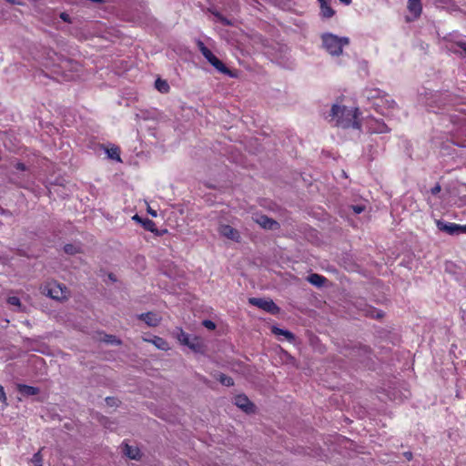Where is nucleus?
Masks as SVG:
<instances>
[{
    "label": "nucleus",
    "mask_w": 466,
    "mask_h": 466,
    "mask_svg": "<svg viewBox=\"0 0 466 466\" xmlns=\"http://www.w3.org/2000/svg\"><path fill=\"white\" fill-rule=\"evenodd\" d=\"M156 88L161 93H167L170 89L169 85L166 80H162L160 78L157 79L155 82Z\"/></svg>",
    "instance_id": "nucleus-25"
},
{
    "label": "nucleus",
    "mask_w": 466,
    "mask_h": 466,
    "mask_svg": "<svg viewBox=\"0 0 466 466\" xmlns=\"http://www.w3.org/2000/svg\"><path fill=\"white\" fill-rule=\"evenodd\" d=\"M133 219H134V220H137V221H138L139 223H141V224H142V221H143L145 218H140V217L137 214V215H135V216L133 217Z\"/></svg>",
    "instance_id": "nucleus-40"
},
{
    "label": "nucleus",
    "mask_w": 466,
    "mask_h": 466,
    "mask_svg": "<svg viewBox=\"0 0 466 466\" xmlns=\"http://www.w3.org/2000/svg\"><path fill=\"white\" fill-rule=\"evenodd\" d=\"M64 250L66 254L74 255L78 253L79 248L74 244H66L64 247Z\"/></svg>",
    "instance_id": "nucleus-26"
},
{
    "label": "nucleus",
    "mask_w": 466,
    "mask_h": 466,
    "mask_svg": "<svg viewBox=\"0 0 466 466\" xmlns=\"http://www.w3.org/2000/svg\"><path fill=\"white\" fill-rule=\"evenodd\" d=\"M142 226L146 230L154 233L156 236H163L164 234L167 233V229H160L159 230L157 228L156 223L152 219H149V218H145L142 221Z\"/></svg>",
    "instance_id": "nucleus-13"
},
{
    "label": "nucleus",
    "mask_w": 466,
    "mask_h": 466,
    "mask_svg": "<svg viewBox=\"0 0 466 466\" xmlns=\"http://www.w3.org/2000/svg\"><path fill=\"white\" fill-rule=\"evenodd\" d=\"M342 4L346 5H349L350 4H351L352 0H339Z\"/></svg>",
    "instance_id": "nucleus-42"
},
{
    "label": "nucleus",
    "mask_w": 466,
    "mask_h": 466,
    "mask_svg": "<svg viewBox=\"0 0 466 466\" xmlns=\"http://www.w3.org/2000/svg\"><path fill=\"white\" fill-rule=\"evenodd\" d=\"M106 402L108 406L113 407V406H117L119 400L115 397H106Z\"/></svg>",
    "instance_id": "nucleus-30"
},
{
    "label": "nucleus",
    "mask_w": 466,
    "mask_h": 466,
    "mask_svg": "<svg viewBox=\"0 0 466 466\" xmlns=\"http://www.w3.org/2000/svg\"><path fill=\"white\" fill-rule=\"evenodd\" d=\"M353 209L357 214H360L364 210V208L361 206H354Z\"/></svg>",
    "instance_id": "nucleus-36"
},
{
    "label": "nucleus",
    "mask_w": 466,
    "mask_h": 466,
    "mask_svg": "<svg viewBox=\"0 0 466 466\" xmlns=\"http://www.w3.org/2000/svg\"><path fill=\"white\" fill-rule=\"evenodd\" d=\"M203 326L205 328H207L208 329H210V330H213L216 329V324L212 321V320H209V319H205L203 322H202Z\"/></svg>",
    "instance_id": "nucleus-31"
},
{
    "label": "nucleus",
    "mask_w": 466,
    "mask_h": 466,
    "mask_svg": "<svg viewBox=\"0 0 466 466\" xmlns=\"http://www.w3.org/2000/svg\"><path fill=\"white\" fill-rule=\"evenodd\" d=\"M109 279L113 281H116V279L113 274H109Z\"/></svg>",
    "instance_id": "nucleus-44"
},
{
    "label": "nucleus",
    "mask_w": 466,
    "mask_h": 466,
    "mask_svg": "<svg viewBox=\"0 0 466 466\" xmlns=\"http://www.w3.org/2000/svg\"><path fill=\"white\" fill-rule=\"evenodd\" d=\"M98 147L100 149H103L106 152L107 158H109L111 160H115L119 163L122 162V159L120 157L121 150L118 146L109 145L106 147L105 145H98Z\"/></svg>",
    "instance_id": "nucleus-9"
},
{
    "label": "nucleus",
    "mask_w": 466,
    "mask_h": 466,
    "mask_svg": "<svg viewBox=\"0 0 466 466\" xmlns=\"http://www.w3.org/2000/svg\"><path fill=\"white\" fill-rule=\"evenodd\" d=\"M441 190V187L439 183H437L433 187L431 188V193L432 195H437Z\"/></svg>",
    "instance_id": "nucleus-32"
},
{
    "label": "nucleus",
    "mask_w": 466,
    "mask_h": 466,
    "mask_svg": "<svg viewBox=\"0 0 466 466\" xmlns=\"http://www.w3.org/2000/svg\"><path fill=\"white\" fill-rule=\"evenodd\" d=\"M272 333L275 334V335H282L284 336L288 340L291 341L295 339V336L292 332H290L289 330H287V329H279L278 327H272V329H271Z\"/></svg>",
    "instance_id": "nucleus-21"
},
{
    "label": "nucleus",
    "mask_w": 466,
    "mask_h": 466,
    "mask_svg": "<svg viewBox=\"0 0 466 466\" xmlns=\"http://www.w3.org/2000/svg\"><path fill=\"white\" fill-rule=\"evenodd\" d=\"M42 455L40 453V451L36 452L34 454L33 458H32V462L34 463L35 466H42Z\"/></svg>",
    "instance_id": "nucleus-27"
},
{
    "label": "nucleus",
    "mask_w": 466,
    "mask_h": 466,
    "mask_svg": "<svg viewBox=\"0 0 466 466\" xmlns=\"http://www.w3.org/2000/svg\"><path fill=\"white\" fill-rule=\"evenodd\" d=\"M0 401L5 405L7 406V398L4 390V387L0 385Z\"/></svg>",
    "instance_id": "nucleus-29"
},
{
    "label": "nucleus",
    "mask_w": 466,
    "mask_h": 466,
    "mask_svg": "<svg viewBox=\"0 0 466 466\" xmlns=\"http://www.w3.org/2000/svg\"><path fill=\"white\" fill-rule=\"evenodd\" d=\"M408 9L416 17L420 16L422 11L420 0H408Z\"/></svg>",
    "instance_id": "nucleus-20"
},
{
    "label": "nucleus",
    "mask_w": 466,
    "mask_h": 466,
    "mask_svg": "<svg viewBox=\"0 0 466 466\" xmlns=\"http://www.w3.org/2000/svg\"><path fill=\"white\" fill-rule=\"evenodd\" d=\"M329 0H318L320 6V15L323 18H330L335 15V11L330 6Z\"/></svg>",
    "instance_id": "nucleus-15"
},
{
    "label": "nucleus",
    "mask_w": 466,
    "mask_h": 466,
    "mask_svg": "<svg viewBox=\"0 0 466 466\" xmlns=\"http://www.w3.org/2000/svg\"><path fill=\"white\" fill-rule=\"evenodd\" d=\"M6 2L10 3L11 5H22V2L17 0H5Z\"/></svg>",
    "instance_id": "nucleus-39"
},
{
    "label": "nucleus",
    "mask_w": 466,
    "mask_h": 466,
    "mask_svg": "<svg viewBox=\"0 0 466 466\" xmlns=\"http://www.w3.org/2000/svg\"><path fill=\"white\" fill-rule=\"evenodd\" d=\"M197 46L200 53L207 60H208L214 55L201 40L197 42Z\"/></svg>",
    "instance_id": "nucleus-22"
},
{
    "label": "nucleus",
    "mask_w": 466,
    "mask_h": 466,
    "mask_svg": "<svg viewBox=\"0 0 466 466\" xmlns=\"http://www.w3.org/2000/svg\"><path fill=\"white\" fill-rule=\"evenodd\" d=\"M40 289L43 295L55 300H62L66 298V288L65 286L62 287L56 282H48Z\"/></svg>",
    "instance_id": "nucleus-3"
},
{
    "label": "nucleus",
    "mask_w": 466,
    "mask_h": 466,
    "mask_svg": "<svg viewBox=\"0 0 466 466\" xmlns=\"http://www.w3.org/2000/svg\"><path fill=\"white\" fill-rule=\"evenodd\" d=\"M456 46H459L461 50H463L466 53V42L458 41V42H456Z\"/></svg>",
    "instance_id": "nucleus-34"
},
{
    "label": "nucleus",
    "mask_w": 466,
    "mask_h": 466,
    "mask_svg": "<svg viewBox=\"0 0 466 466\" xmlns=\"http://www.w3.org/2000/svg\"><path fill=\"white\" fill-rule=\"evenodd\" d=\"M257 222L266 229H275L279 226L278 222L272 218H269L267 216H260Z\"/></svg>",
    "instance_id": "nucleus-16"
},
{
    "label": "nucleus",
    "mask_w": 466,
    "mask_h": 466,
    "mask_svg": "<svg viewBox=\"0 0 466 466\" xmlns=\"http://www.w3.org/2000/svg\"><path fill=\"white\" fill-rule=\"evenodd\" d=\"M218 72L225 74L229 76H235V75L232 73V71L228 68L224 63L219 60L215 55H213L208 60Z\"/></svg>",
    "instance_id": "nucleus-12"
},
{
    "label": "nucleus",
    "mask_w": 466,
    "mask_h": 466,
    "mask_svg": "<svg viewBox=\"0 0 466 466\" xmlns=\"http://www.w3.org/2000/svg\"><path fill=\"white\" fill-rule=\"evenodd\" d=\"M0 213L5 214V213H6V210H5L4 208H0Z\"/></svg>",
    "instance_id": "nucleus-46"
},
{
    "label": "nucleus",
    "mask_w": 466,
    "mask_h": 466,
    "mask_svg": "<svg viewBox=\"0 0 466 466\" xmlns=\"http://www.w3.org/2000/svg\"><path fill=\"white\" fill-rule=\"evenodd\" d=\"M178 340L181 344L187 346L191 350L197 353H203L205 350V344L201 338L198 336L190 337L187 333L180 329Z\"/></svg>",
    "instance_id": "nucleus-4"
},
{
    "label": "nucleus",
    "mask_w": 466,
    "mask_h": 466,
    "mask_svg": "<svg viewBox=\"0 0 466 466\" xmlns=\"http://www.w3.org/2000/svg\"><path fill=\"white\" fill-rule=\"evenodd\" d=\"M330 116L332 119H335L336 127L354 129H360L361 127L358 108H348L345 106L333 105Z\"/></svg>",
    "instance_id": "nucleus-1"
},
{
    "label": "nucleus",
    "mask_w": 466,
    "mask_h": 466,
    "mask_svg": "<svg viewBox=\"0 0 466 466\" xmlns=\"http://www.w3.org/2000/svg\"><path fill=\"white\" fill-rule=\"evenodd\" d=\"M100 339L107 344H113V345H121L122 344L121 339L116 338L115 335L104 334L103 338H100Z\"/></svg>",
    "instance_id": "nucleus-23"
},
{
    "label": "nucleus",
    "mask_w": 466,
    "mask_h": 466,
    "mask_svg": "<svg viewBox=\"0 0 466 466\" xmlns=\"http://www.w3.org/2000/svg\"><path fill=\"white\" fill-rule=\"evenodd\" d=\"M7 302L10 304V305H13V306H17V307H21V301H20V299L18 297H9L7 299Z\"/></svg>",
    "instance_id": "nucleus-28"
},
{
    "label": "nucleus",
    "mask_w": 466,
    "mask_h": 466,
    "mask_svg": "<svg viewBox=\"0 0 466 466\" xmlns=\"http://www.w3.org/2000/svg\"><path fill=\"white\" fill-rule=\"evenodd\" d=\"M235 404L247 413H251L255 410V405L246 395H237L235 397Z\"/></svg>",
    "instance_id": "nucleus-10"
},
{
    "label": "nucleus",
    "mask_w": 466,
    "mask_h": 466,
    "mask_svg": "<svg viewBox=\"0 0 466 466\" xmlns=\"http://www.w3.org/2000/svg\"><path fill=\"white\" fill-rule=\"evenodd\" d=\"M366 127L370 134H383L390 131L388 126L380 119L369 117L366 120Z\"/></svg>",
    "instance_id": "nucleus-6"
},
{
    "label": "nucleus",
    "mask_w": 466,
    "mask_h": 466,
    "mask_svg": "<svg viewBox=\"0 0 466 466\" xmlns=\"http://www.w3.org/2000/svg\"><path fill=\"white\" fill-rule=\"evenodd\" d=\"M248 303L270 314H277L279 312V308L275 304V302L272 299L249 298Z\"/></svg>",
    "instance_id": "nucleus-5"
},
{
    "label": "nucleus",
    "mask_w": 466,
    "mask_h": 466,
    "mask_svg": "<svg viewBox=\"0 0 466 466\" xmlns=\"http://www.w3.org/2000/svg\"><path fill=\"white\" fill-rule=\"evenodd\" d=\"M15 168H16L17 170H20V171H25V170H26V167H25V165L24 163H21V162L16 163V165H15Z\"/></svg>",
    "instance_id": "nucleus-35"
},
{
    "label": "nucleus",
    "mask_w": 466,
    "mask_h": 466,
    "mask_svg": "<svg viewBox=\"0 0 466 466\" xmlns=\"http://www.w3.org/2000/svg\"><path fill=\"white\" fill-rule=\"evenodd\" d=\"M461 233H466V224L459 225V234H461Z\"/></svg>",
    "instance_id": "nucleus-37"
},
{
    "label": "nucleus",
    "mask_w": 466,
    "mask_h": 466,
    "mask_svg": "<svg viewBox=\"0 0 466 466\" xmlns=\"http://www.w3.org/2000/svg\"><path fill=\"white\" fill-rule=\"evenodd\" d=\"M436 225L441 231H444L449 235L459 234V224L437 220Z\"/></svg>",
    "instance_id": "nucleus-11"
},
{
    "label": "nucleus",
    "mask_w": 466,
    "mask_h": 466,
    "mask_svg": "<svg viewBox=\"0 0 466 466\" xmlns=\"http://www.w3.org/2000/svg\"><path fill=\"white\" fill-rule=\"evenodd\" d=\"M307 280L316 287H322L326 283L327 279L322 275L311 273L308 276Z\"/></svg>",
    "instance_id": "nucleus-19"
},
{
    "label": "nucleus",
    "mask_w": 466,
    "mask_h": 466,
    "mask_svg": "<svg viewBox=\"0 0 466 466\" xmlns=\"http://www.w3.org/2000/svg\"><path fill=\"white\" fill-rule=\"evenodd\" d=\"M137 319L143 320L148 327H157L160 324L162 318L152 311L137 315Z\"/></svg>",
    "instance_id": "nucleus-8"
},
{
    "label": "nucleus",
    "mask_w": 466,
    "mask_h": 466,
    "mask_svg": "<svg viewBox=\"0 0 466 466\" xmlns=\"http://www.w3.org/2000/svg\"><path fill=\"white\" fill-rule=\"evenodd\" d=\"M216 379L223 385L225 386H233L234 385V380L231 377L224 374V373H219L218 374V377H216Z\"/></svg>",
    "instance_id": "nucleus-24"
},
{
    "label": "nucleus",
    "mask_w": 466,
    "mask_h": 466,
    "mask_svg": "<svg viewBox=\"0 0 466 466\" xmlns=\"http://www.w3.org/2000/svg\"><path fill=\"white\" fill-rule=\"evenodd\" d=\"M218 233L228 239L236 242H239L241 238L239 232L229 225H220L218 228Z\"/></svg>",
    "instance_id": "nucleus-7"
},
{
    "label": "nucleus",
    "mask_w": 466,
    "mask_h": 466,
    "mask_svg": "<svg viewBox=\"0 0 466 466\" xmlns=\"http://www.w3.org/2000/svg\"><path fill=\"white\" fill-rule=\"evenodd\" d=\"M60 18L65 21V22H67V23H71V20H70V16L68 14L66 13H61L60 14Z\"/></svg>",
    "instance_id": "nucleus-33"
},
{
    "label": "nucleus",
    "mask_w": 466,
    "mask_h": 466,
    "mask_svg": "<svg viewBox=\"0 0 466 466\" xmlns=\"http://www.w3.org/2000/svg\"><path fill=\"white\" fill-rule=\"evenodd\" d=\"M321 41L326 51L333 56H340L343 52V47L350 44L349 37H340L331 33L322 34Z\"/></svg>",
    "instance_id": "nucleus-2"
},
{
    "label": "nucleus",
    "mask_w": 466,
    "mask_h": 466,
    "mask_svg": "<svg viewBox=\"0 0 466 466\" xmlns=\"http://www.w3.org/2000/svg\"><path fill=\"white\" fill-rule=\"evenodd\" d=\"M16 388L18 392L25 397L37 395L40 392L39 388L25 384H17Z\"/></svg>",
    "instance_id": "nucleus-14"
},
{
    "label": "nucleus",
    "mask_w": 466,
    "mask_h": 466,
    "mask_svg": "<svg viewBox=\"0 0 466 466\" xmlns=\"http://www.w3.org/2000/svg\"><path fill=\"white\" fill-rule=\"evenodd\" d=\"M103 11L104 12H106V13H111L112 11V6L109 5H106L104 7H103Z\"/></svg>",
    "instance_id": "nucleus-38"
},
{
    "label": "nucleus",
    "mask_w": 466,
    "mask_h": 466,
    "mask_svg": "<svg viewBox=\"0 0 466 466\" xmlns=\"http://www.w3.org/2000/svg\"><path fill=\"white\" fill-rule=\"evenodd\" d=\"M123 452L126 456L132 460H138L140 458V451L137 447H133L128 445L127 443L124 444Z\"/></svg>",
    "instance_id": "nucleus-18"
},
{
    "label": "nucleus",
    "mask_w": 466,
    "mask_h": 466,
    "mask_svg": "<svg viewBox=\"0 0 466 466\" xmlns=\"http://www.w3.org/2000/svg\"><path fill=\"white\" fill-rule=\"evenodd\" d=\"M143 339L145 341L151 342L157 349H159L161 350H169L168 342L166 339H164L163 338H161V337L154 336L153 339H146V338H144Z\"/></svg>",
    "instance_id": "nucleus-17"
},
{
    "label": "nucleus",
    "mask_w": 466,
    "mask_h": 466,
    "mask_svg": "<svg viewBox=\"0 0 466 466\" xmlns=\"http://www.w3.org/2000/svg\"><path fill=\"white\" fill-rule=\"evenodd\" d=\"M383 316L382 312H378L376 318H381Z\"/></svg>",
    "instance_id": "nucleus-45"
},
{
    "label": "nucleus",
    "mask_w": 466,
    "mask_h": 466,
    "mask_svg": "<svg viewBox=\"0 0 466 466\" xmlns=\"http://www.w3.org/2000/svg\"><path fill=\"white\" fill-rule=\"evenodd\" d=\"M89 2L104 4V5L106 4V1H105V0H89Z\"/></svg>",
    "instance_id": "nucleus-41"
},
{
    "label": "nucleus",
    "mask_w": 466,
    "mask_h": 466,
    "mask_svg": "<svg viewBox=\"0 0 466 466\" xmlns=\"http://www.w3.org/2000/svg\"><path fill=\"white\" fill-rule=\"evenodd\" d=\"M405 456H406V458H407L408 460H411V458H412V453H411V452H406V453H405Z\"/></svg>",
    "instance_id": "nucleus-43"
}]
</instances>
